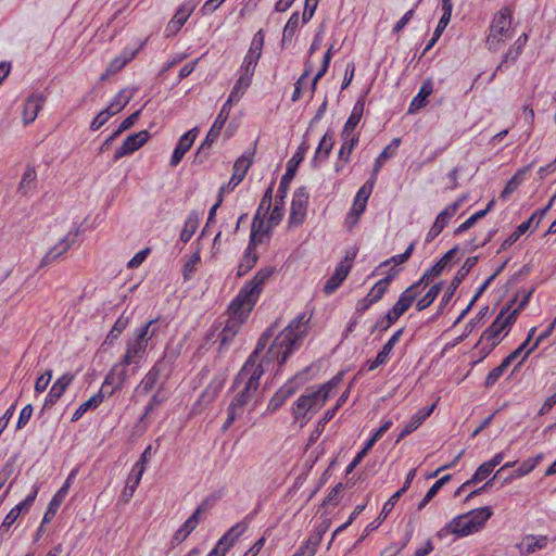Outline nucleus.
<instances>
[{"instance_id": "nucleus-1", "label": "nucleus", "mask_w": 556, "mask_h": 556, "mask_svg": "<svg viewBox=\"0 0 556 556\" xmlns=\"http://www.w3.org/2000/svg\"><path fill=\"white\" fill-rule=\"evenodd\" d=\"M273 274V267L260 269L255 276L241 288L238 295L230 302L228 307V318L226 319L218 336L222 346H227L232 342L242 324L245 321L255 305L263 290V285Z\"/></svg>"}, {"instance_id": "nucleus-2", "label": "nucleus", "mask_w": 556, "mask_h": 556, "mask_svg": "<svg viewBox=\"0 0 556 556\" xmlns=\"http://www.w3.org/2000/svg\"><path fill=\"white\" fill-rule=\"evenodd\" d=\"M274 336L271 329H268L260 338L254 352L250 355L238 376L236 377L235 384L242 386V390L233 397L228 406V416L223 426V430H227L230 425L244 413L248 406L255 396L260 387V379L264 375L263 364H257V354L265 350L268 341Z\"/></svg>"}, {"instance_id": "nucleus-3", "label": "nucleus", "mask_w": 556, "mask_h": 556, "mask_svg": "<svg viewBox=\"0 0 556 556\" xmlns=\"http://www.w3.org/2000/svg\"><path fill=\"white\" fill-rule=\"evenodd\" d=\"M157 320V318L149 320L127 341L126 352L122 361L113 366L104 379V384H112L110 394L123 387L127 376V366L139 364L144 357L149 341L157 332V328L154 326Z\"/></svg>"}, {"instance_id": "nucleus-4", "label": "nucleus", "mask_w": 556, "mask_h": 556, "mask_svg": "<svg viewBox=\"0 0 556 556\" xmlns=\"http://www.w3.org/2000/svg\"><path fill=\"white\" fill-rule=\"evenodd\" d=\"M306 334V321L304 315H299L275 338L263 358L257 354V364H263L264 371L270 365H283L291 353L299 348Z\"/></svg>"}, {"instance_id": "nucleus-5", "label": "nucleus", "mask_w": 556, "mask_h": 556, "mask_svg": "<svg viewBox=\"0 0 556 556\" xmlns=\"http://www.w3.org/2000/svg\"><path fill=\"white\" fill-rule=\"evenodd\" d=\"M337 383L338 380L332 379L331 381L321 384L317 389H306L305 394L301 395L296 401V405L293 410L294 418L299 419L304 417L306 413L311 410L319 409L330 396V392L337 386Z\"/></svg>"}, {"instance_id": "nucleus-6", "label": "nucleus", "mask_w": 556, "mask_h": 556, "mask_svg": "<svg viewBox=\"0 0 556 556\" xmlns=\"http://www.w3.org/2000/svg\"><path fill=\"white\" fill-rule=\"evenodd\" d=\"M510 25L511 13L509 9L504 8L494 15L486 39V45L490 50H498L502 42L509 38Z\"/></svg>"}, {"instance_id": "nucleus-7", "label": "nucleus", "mask_w": 556, "mask_h": 556, "mask_svg": "<svg viewBox=\"0 0 556 556\" xmlns=\"http://www.w3.org/2000/svg\"><path fill=\"white\" fill-rule=\"evenodd\" d=\"M231 109L228 108V105H223L217 117L215 118L212 127L210 128L205 139L201 143V146L198 148L194 162L195 163H202L208 155V150L213 142L218 138L222 128L224 127L226 121L228 119V116L230 114Z\"/></svg>"}, {"instance_id": "nucleus-8", "label": "nucleus", "mask_w": 556, "mask_h": 556, "mask_svg": "<svg viewBox=\"0 0 556 556\" xmlns=\"http://www.w3.org/2000/svg\"><path fill=\"white\" fill-rule=\"evenodd\" d=\"M274 182L266 189L261 203L257 207L256 214L252 222L251 235H250V245L255 244L256 241H262L266 236V232L263 230L264 226V217L268 213L271 207L273 201V192H274Z\"/></svg>"}, {"instance_id": "nucleus-9", "label": "nucleus", "mask_w": 556, "mask_h": 556, "mask_svg": "<svg viewBox=\"0 0 556 556\" xmlns=\"http://www.w3.org/2000/svg\"><path fill=\"white\" fill-rule=\"evenodd\" d=\"M264 45V36L258 30L252 39L251 46L240 67V76L252 80L255 67L261 59Z\"/></svg>"}, {"instance_id": "nucleus-10", "label": "nucleus", "mask_w": 556, "mask_h": 556, "mask_svg": "<svg viewBox=\"0 0 556 556\" xmlns=\"http://www.w3.org/2000/svg\"><path fill=\"white\" fill-rule=\"evenodd\" d=\"M509 312V306L502 308L495 320L484 330L482 339L492 341V345L495 346L500 342V334L510 325L514 324L518 309L511 311L506 317L505 315Z\"/></svg>"}, {"instance_id": "nucleus-11", "label": "nucleus", "mask_w": 556, "mask_h": 556, "mask_svg": "<svg viewBox=\"0 0 556 556\" xmlns=\"http://www.w3.org/2000/svg\"><path fill=\"white\" fill-rule=\"evenodd\" d=\"M78 230L68 231L61 239H59V241L53 247H51L49 251L43 255L38 267L43 268L56 262L76 242Z\"/></svg>"}, {"instance_id": "nucleus-12", "label": "nucleus", "mask_w": 556, "mask_h": 556, "mask_svg": "<svg viewBox=\"0 0 556 556\" xmlns=\"http://www.w3.org/2000/svg\"><path fill=\"white\" fill-rule=\"evenodd\" d=\"M478 256H470L468 257L465 263L462 265V267L457 270L456 275L452 279L446 292L443 294L438 314H442L443 308L445 305L451 301L452 296L454 295L456 289L459 287V285L463 282V280L466 278V276L470 273V270L477 265L478 263Z\"/></svg>"}, {"instance_id": "nucleus-13", "label": "nucleus", "mask_w": 556, "mask_h": 556, "mask_svg": "<svg viewBox=\"0 0 556 556\" xmlns=\"http://www.w3.org/2000/svg\"><path fill=\"white\" fill-rule=\"evenodd\" d=\"M197 4L198 3L194 0H188L177 9L176 13L165 28V34L167 37L176 35L181 29V27L194 11Z\"/></svg>"}, {"instance_id": "nucleus-14", "label": "nucleus", "mask_w": 556, "mask_h": 556, "mask_svg": "<svg viewBox=\"0 0 556 556\" xmlns=\"http://www.w3.org/2000/svg\"><path fill=\"white\" fill-rule=\"evenodd\" d=\"M475 532H478L477 527L472 521H470L469 517L464 514L453 518L441 531L438 532V535L442 536L444 533H452L457 536H467Z\"/></svg>"}, {"instance_id": "nucleus-15", "label": "nucleus", "mask_w": 556, "mask_h": 556, "mask_svg": "<svg viewBox=\"0 0 556 556\" xmlns=\"http://www.w3.org/2000/svg\"><path fill=\"white\" fill-rule=\"evenodd\" d=\"M251 165L252 159L245 154L237 159L233 164L232 176L227 185L220 187L219 193L224 194L226 191H232L243 180Z\"/></svg>"}, {"instance_id": "nucleus-16", "label": "nucleus", "mask_w": 556, "mask_h": 556, "mask_svg": "<svg viewBox=\"0 0 556 556\" xmlns=\"http://www.w3.org/2000/svg\"><path fill=\"white\" fill-rule=\"evenodd\" d=\"M308 203V192L305 187H300L294 191L292 202H291V212H290V223L292 224H301L306 214V207Z\"/></svg>"}, {"instance_id": "nucleus-17", "label": "nucleus", "mask_w": 556, "mask_h": 556, "mask_svg": "<svg viewBox=\"0 0 556 556\" xmlns=\"http://www.w3.org/2000/svg\"><path fill=\"white\" fill-rule=\"evenodd\" d=\"M462 201H456L445 207L435 218L433 225L429 229L426 241L431 242L439 233L444 229L447 225L448 220L455 215L457 210L459 208Z\"/></svg>"}, {"instance_id": "nucleus-18", "label": "nucleus", "mask_w": 556, "mask_h": 556, "mask_svg": "<svg viewBox=\"0 0 556 556\" xmlns=\"http://www.w3.org/2000/svg\"><path fill=\"white\" fill-rule=\"evenodd\" d=\"M149 139V132L141 130L139 132L127 136L122 146L115 151L114 161L130 154L141 148Z\"/></svg>"}, {"instance_id": "nucleus-19", "label": "nucleus", "mask_w": 556, "mask_h": 556, "mask_svg": "<svg viewBox=\"0 0 556 556\" xmlns=\"http://www.w3.org/2000/svg\"><path fill=\"white\" fill-rule=\"evenodd\" d=\"M374 182L366 184L357 191L351 212L348 215V223L354 226L366 208L367 200L371 193Z\"/></svg>"}, {"instance_id": "nucleus-20", "label": "nucleus", "mask_w": 556, "mask_h": 556, "mask_svg": "<svg viewBox=\"0 0 556 556\" xmlns=\"http://www.w3.org/2000/svg\"><path fill=\"white\" fill-rule=\"evenodd\" d=\"M45 101L46 98L41 93H34L27 98L23 110V122L25 125H28L36 119L39 111L42 109Z\"/></svg>"}, {"instance_id": "nucleus-21", "label": "nucleus", "mask_w": 556, "mask_h": 556, "mask_svg": "<svg viewBox=\"0 0 556 556\" xmlns=\"http://www.w3.org/2000/svg\"><path fill=\"white\" fill-rule=\"evenodd\" d=\"M76 470H73L70 476L67 477L64 484L60 488V490L55 493L53 498L51 500L47 511L45 513L42 522H49L51 521L52 517L56 513V509L60 507L61 503L63 502L64 497L66 496L68 489L71 486V481L75 477Z\"/></svg>"}, {"instance_id": "nucleus-22", "label": "nucleus", "mask_w": 556, "mask_h": 556, "mask_svg": "<svg viewBox=\"0 0 556 556\" xmlns=\"http://www.w3.org/2000/svg\"><path fill=\"white\" fill-rule=\"evenodd\" d=\"M109 387H112V384H102L100 391L92 395L89 400H87L86 402L81 403L78 408L75 410V413L73 414L72 416V421H77L78 419H80L85 413H87L89 409H93V408H97L102 402H103V399H104V394L108 393L109 395L110 394V391H106V389Z\"/></svg>"}, {"instance_id": "nucleus-23", "label": "nucleus", "mask_w": 556, "mask_h": 556, "mask_svg": "<svg viewBox=\"0 0 556 556\" xmlns=\"http://www.w3.org/2000/svg\"><path fill=\"white\" fill-rule=\"evenodd\" d=\"M415 300L416 299L415 294H413V289H406L400 295L393 307L387 313L389 320L396 321L410 307Z\"/></svg>"}, {"instance_id": "nucleus-24", "label": "nucleus", "mask_w": 556, "mask_h": 556, "mask_svg": "<svg viewBox=\"0 0 556 556\" xmlns=\"http://www.w3.org/2000/svg\"><path fill=\"white\" fill-rule=\"evenodd\" d=\"M303 157H304L303 151H301V150L296 151L290 161V162H294V165L292 166L291 164H289L285 175L282 176V178L280 180L277 197L280 198L281 202L287 197L289 184L295 175V167L303 160Z\"/></svg>"}, {"instance_id": "nucleus-25", "label": "nucleus", "mask_w": 556, "mask_h": 556, "mask_svg": "<svg viewBox=\"0 0 556 556\" xmlns=\"http://www.w3.org/2000/svg\"><path fill=\"white\" fill-rule=\"evenodd\" d=\"M350 269H351V265L345 261V262H341L333 275L327 279L325 286H324V291L326 294H331L333 293L340 286L341 283L345 280V278L348 277L349 273H350Z\"/></svg>"}, {"instance_id": "nucleus-26", "label": "nucleus", "mask_w": 556, "mask_h": 556, "mask_svg": "<svg viewBox=\"0 0 556 556\" xmlns=\"http://www.w3.org/2000/svg\"><path fill=\"white\" fill-rule=\"evenodd\" d=\"M548 542L549 539L546 535L529 534L522 539L518 547L521 554L530 555L536 551L545 548Z\"/></svg>"}, {"instance_id": "nucleus-27", "label": "nucleus", "mask_w": 556, "mask_h": 556, "mask_svg": "<svg viewBox=\"0 0 556 556\" xmlns=\"http://www.w3.org/2000/svg\"><path fill=\"white\" fill-rule=\"evenodd\" d=\"M342 144L338 153L339 161H342L343 164L339 163L336 165V170L340 172L344 164H346L350 160V155L359 140V135H342Z\"/></svg>"}, {"instance_id": "nucleus-28", "label": "nucleus", "mask_w": 556, "mask_h": 556, "mask_svg": "<svg viewBox=\"0 0 556 556\" xmlns=\"http://www.w3.org/2000/svg\"><path fill=\"white\" fill-rule=\"evenodd\" d=\"M434 405L429 408H422L418 413H416L410 420L404 426L401 433L399 434L396 442H400L406 435L414 432L433 412Z\"/></svg>"}, {"instance_id": "nucleus-29", "label": "nucleus", "mask_w": 556, "mask_h": 556, "mask_svg": "<svg viewBox=\"0 0 556 556\" xmlns=\"http://www.w3.org/2000/svg\"><path fill=\"white\" fill-rule=\"evenodd\" d=\"M365 108V101L364 99H358L353 109L352 112L348 118V121L344 124V127L342 129V135H355L354 129L358 125Z\"/></svg>"}, {"instance_id": "nucleus-30", "label": "nucleus", "mask_w": 556, "mask_h": 556, "mask_svg": "<svg viewBox=\"0 0 556 556\" xmlns=\"http://www.w3.org/2000/svg\"><path fill=\"white\" fill-rule=\"evenodd\" d=\"M432 91H433L432 80L426 79L422 83V86H421L419 92L417 93V96L412 100L409 108H408V113L414 114L419 109L425 106L427 103V98L432 93Z\"/></svg>"}, {"instance_id": "nucleus-31", "label": "nucleus", "mask_w": 556, "mask_h": 556, "mask_svg": "<svg viewBox=\"0 0 556 556\" xmlns=\"http://www.w3.org/2000/svg\"><path fill=\"white\" fill-rule=\"evenodd\" d=\"M533 163H530L519 168L515 175L507 181L505 188L501 192V199H507L513 192L517 190L523 180L525 175L532 168Z\"/></svg>"}, {"instance_id": "nucleus-32", "label": "nucleus", "mask_w": 556, "mask_h": 556, "mask_svg": "<svg viewBox=\"0 0 556 556\" xmlns=\"http://www.w3.org/2000/svg\"><path fill=\"white\" fill-rule=\"evenodd\" d=\"M164 364L162 362H157L154 366L147 372L144 378L140 383V390L144 394H148L155 387L159 381L160 375L163 370Z\"/></svg>"}, {"instance_id": "nucleus-33", "label": "nucleus", "mask_w": 556, "mask_h": 556, "mask_svg": "<svg viewBox=\"0 0 556 556\" xmlns=\"http://www.w3.org/2000/svg\"><path fill=\"white\" fill-rule=\"evenodd\" d=\"M251 81L252 80L248 78L239 76L224 105H228V108L231 109L235 103L239 102L245 90L251 85Z\"/></svg>"}, {"instance_id": "nucleus-34", "label": "nucleus", "mask_w": 556, "mask_h": 556, "mask_svg": "<svg viewBox=\"0 0 556 556\" xmlns=\"http://www.w3.org/2000/svg\"><path fill=\"white\" fill-rule=\"evenodd\" d=\"M37 173L34 166L28 165L22 176V179L18 184L17 191L26 195L28 194L36 186Z\"/></svg>"}, {"instance_id": "nucleus-35", "label": "nucleus", "mask_w": 556, "mask_h": 556, "mask_svg": "<svg viewBox=\"0 0 556 556\" xmlns=\"http://www.w3.org/2000/svg\"><path fill=\"white\" fill-rule=\"evenodd\" d=\"M73 379H74V375L64 374L53 383V386L51 387L49 394H48L51 402H53L62 396V394L65 392L66 388L73 381Z\"/></svg>"}, {"instance_id": "nucleus-36", "label": "nucleus", "mask_w": 556, "mask_h": 556, "mask_svg": "<svg viewBox=\"0 0 556 556\" xmlns=\"http://www.w3.org/2000/svg\"><path fill=\"white\" fill-rule=\"evenodd\" d=\"M401 144L400 138H394L389 146H387L383 151L378 155L375 162L374 166V175L378 173L380 167L390 159L393 156L394 152Z\"/></svg>"}, {"instance_id": "nucleus-37", "label": "nucleus", "mask_w": 556, "mask_h": 556, "mask_svg": "<svg viewBox=\"0 0 556 556\" xmlns=\"http://www.w3.org/2000/svg\"><path fill=\"white\" fill-rule=\"evenodd\" d=\"M138 50H124L123 53L116 56L108 65L109 74H115L119 72L130 60L135 58Z\"/></svg>"}, {"instance_id": "nucleus-38", "label": "nucleus", "mask_w": 556, "mask_h": 556, "mask_svg": "<svg viewBox=\"0 0 556 556\" xmlns=\"http://www.w3.org/2000/svg\"><path fill=\"white\" fill-rule=\"evenodd\" d=\"M208 508H210L208 501L207 500L203 501L198 506V508L193 511V514L184 522V525L180 528L190 534L200 522L199 516L201 514H203L204 511H206Z\"/></svg>"}, {"instance_id": "nucleus-39", "label": "nucleus", "mask_w": 556, "mask_h": 556, "mask_svg": "<svg viewBox=\"0 0 556 556\" xmlns=\"http://www.w3.org/2000/svg\"><path fill=\"white\" fill-rule=\"evenodd\" d=\"M492 509L489 506H484L481 508L472 509L466 515L469 517L470 521L475 523L477 530L479 531L485 521L492 516Z\"/></svg>"}, {"instance_id": "nucleus-40", "label": "nucleus", "mask_w": 556, "mask_h": 556, "mask_svg": "<svg viewBox=\"0 0 556 556\" xmlns=\"http://www.w3.org/2000/svg\"><path fill=\"white\" fill-rule=\"evenodd\" d=\"M243 528L240 525L233 526L218 542V549L223 548L222 556L225 555L226 551L233 544L237 538L241 535Z\"/></svg>"}, {"instance_id": "nucleus-41", "label": "nucleus", "mask_w": 556, "mask_h": 556, "mask_svg": "<svg viewBox=\"0 0 556 556\" xmlns=\"http://www.w3.org/2000/svg\"><path fill=\"white\" fill-rule=\"evenodd\" d=\"M142 475L143 473H140V471L131 470V472L128 476L126 485L122 492V498L124 500V502H128L131 498L137 486L141 481Z\"/></svg>"}, {"instance_id": "nucleus-42", "label": "nucleus", "mask_w": 556, "mask_h": 556, "mask_svg": "<svg viewBox=\"0 0 556 556\" xmlns=\"http://www.w3.org/2000/svg\"><path fill=\"white\" fill-rule=\"evenodd\" d=\"M393 279V275H390L386 278L380 279L375 283V286L370 289L367 294V298L375 304L379 300L382 299L383 294L388 290V286L390 281Z\"/></svg>"}, {"instance_id": "nucleus-43", "label": "nucleus", "mask_w": 556, "mask_h": 556, "mask_svg": "<svg viewBox=\"0 0 556 556\" xmlns=\"http://www.w3.org/2000/svg\"><path fill=\"white\" fill-rule=\"evenodd\" d=\"M531 226V219H528L523 223H521L515 231L509 235L501 244V248L498 249L497 253L508 249L510 245H513L523 233H526Z\"/></svg>"}, {"instance_id": "nucleus-44", "label": "nucleus", "mask_w": 556, "mask_h": 556, "mask_svg": "<svg viewBox=\"0 0 556 556\" xmlns=\"http://www.w3.org/2000/svg\"><path fill=\"white\" fill-rule=\"evenodd\" d=\"M400 498L397 497V495L393 494L383 505L381 511H380V515L378 517L377 520L372 521L371 523H369L367 527H366V530L367 531H372L375 529H377L380 523L388 517V515L391 513V510L393 509L394 505L396 504V502L399 501Z\"/></svg>"}, {"instance_id": "nucleus-45", "label": "nucleus", "mask_w": 556, "mask_h": 556, "mask_svg": "<svg viewBox=\"0 0 556 556\" xmlns=\"http://www.w3.org/2000/svg\"><path fill=\"white\" fill-rule=\"evenodd\" d=\"M199 225V216L197 213H191L185 222V226L180 233V240L182 242H188L193 233L195 232Z\"/></svg>"}, {"instance_id": "nucleus-46", "label": "nucleus", "mask_w": 556, "mask_h": 556, "mask_svg": "<svg viewBox=\"0 0 556 556\" xmlns=\"http://www.w3.org/2000/svg\"><path fill=\"white\" fill-rule=\"evenodd\" d=\"M441 289H442V282L433 285L428 290V292L417 302V304H416L417 311L420 312V311H424L425 308H427L428 306H430L433 303V301L437 299L439 293L441 292Z\"/></svg>"}, {"instance_id": "nucleus-47", "label": "nucleus", "mask_w": 556, "mask_h": 556, "mask_svg": "<svg viewBox=\"0 0 556 556\" xmlns=\"http://www.w3.org/2000/svg\"><path fill=\"white\" fill-rule=\"evenodd\" d=\"M451 479V475H445L437 480L432 486L428 490L424 498L418 504V509H422L435 496L439 490Z\"/></svg>"}, {"instance_id": "nucleus-48", "label": "nucleus", "mask_w": 556, "mask_h": 556, "mask_svg": "<svg viewBox=\"0 0 556 556\" xmlns=\"http://www.w3.org/2000/svg\"><path fill=\"white\" fill-rule=\"evenodd\" d=\"M262 241H256L255 244H252V245H248V249H247V252H245V256H244V260L243 262L239 265L238 267V275L239 276H243L245 275L256 263L257 261V255L255 253L252 252V249L257 244V243H261Z\"/></svg>"}, {"instance_id": "nucleus-49", "label": "nucleus", "mask_w": 556, "mask_h": 556, "mask_svg": "<svg viewBox=\"0 0 556 556\" xmlns=\"http://www.w3.org/2000/svg\"><path fill=\"white\" fill-rule=\"evenodd\" d=\"M134 92L122 89L110 102L112 112H121L132 98Z\"/></svg>"}, {"instance_id": "nucleus-50", "label": "nucleus", "mask_w": 556, "mask_h": 556, "mask_svg": "<svg viewBox=\"0 0 556 556\" xmlns=\"http://www.w3.org/2000/svg\"><path fill=\"white\" fill-rule=\"evenodd\" d=\"M333 137L332 135L325 134L318 144V148L315 153V159L320 157L325 160L329 156L331 149L333 147Z\"/></svg>"}, {"instance_id": "nucleus-51", "label": "nucleus", "mask_w": 556, "mask_h": 556, "mask_svg": "<svg viewBox=\"0 0 556 556\" xmlns=\"http://www.w3.org/2000/svg\"><path fill=\"white\" fill-rule=\"evenodd\" d=\"M130 317L126 316L125 314H122L119 318L115 321L112 329L110 330L106 339L110 341L116 340L121 333L127 328L129 325Z\"/></svg>"}, {"instance_id": "nucleus-52", "label": "nucleus", "mask_w": 556, "mask_h": 556, "mask_svg": "<svg viewBox=\"0 0 556 556\" xmlns=\"http://www.w3.org/2000/svg\"><path fill=\"white\" fill-rule=\"evenodd\" d=\"M198 131H199L198 128L194 127V128L188 130L187 132H185L179 138L176 148L179 149L180 151L187 153L190 150V148L192 147V144L197 138Z\"/></svg>"}, {"instance_id": "nucleus-53", "label": "nucleus", "mask_w": 556, "mask_h": 556, "mask_svg": "<svg viewBox=\"0 0 556 556\" xmlns=\"http://www.w3.org/2000/svg\"><path fill=\"white\" fill-rule=\"evenodd\" d=\"M493 471V469L490 467V464H488L486 462L481 464L476 472L473 473L472 478L468 481H466L462 486L460 489L457 491V493L464 489L465 486L469 485V484H472V483H477L479 481H482L484 480L491 472Z\"/></svg>"}, {"instance_id": "nucleus-54", "label": "nucleus", "mask_w": 556, "mask_h": 556, "mask_svg": "<svg viewBox=\"0 0 556 556\" xmlns=\"http://www.w3.org/2000/svg\"><path fill=\"white\" fill-rule=\"evenodd\" d=\"M299 21H300L299 13L298 12L292 13V15L288 20V22L283 28L282 41L292 39V37L294 36V34L299 27Z\"/></svg>"}, {"instance_id": "nucleus-55", "label": "nucleus", "mask_w": 556, "mask_h": 556, "mask_svg": "<svg viewBox=\"0 0 556 556\" xmlns=\"http://www.w3.org/2000/svg\"><path fill=\"white\" fill-rule=\"evenodd\" d=\"M452 9L453 5L442 4L443 14L437 25V28L434 29L435 37H440L445 29V27L448 25L452 16Z\"/></svg>"}, {"instance_id": "nucleus-56", "label": "nucleus", "mask_w": 556, "mask_h": 556, "mask_svg": "<svg viewBox=\"0 0 556 556\" xmlns=\"http://www.w3.org/2000/svg\"><path fill=\"white\" fill-rule=\"evenodd\" d=\"M508 368V365L502 361V363L493 368L486 376L485 378V381H484V386L486 388L489 387H492L493 384H495V382L502 377V375L504 374V371Z\"/></svg>"}, {"instance_id": "nucleus-57", "label": "nucleus", "mask_w": 556, "mask_h": 556, "mask_svg": "<svg viewBox=\"0 0 556 556\" xmlns=\"http://www.w3.org/2000/svg\"><path fill=\"white\" fill-rule=\"evenodd\" d=\"M318 539H307L293 556H315Z\"/></svg>"}, {"instance_id": "nucleus-58", "label": "nucleus", "mask_w": 556, "mask_h": 556, "mask_svg": "<svg viewBox=\"0 0 556 556\" xmlns=\"http://www.w3.org/2000/svg\"><path fill=\"white\" fill-rule=\"evenodd\" d=\"M23 510V505H16L14 506L10 511L9 514L5 516L1 527H0V530L1 531H4V530H9V528L17 520V518L20 517L21 513Z\"/></svg>"}, {"instance_id": "nucleus-59", "label": "nucleus", "mask_w": 556, "mask_h": 556, "mask_svg": "<svg viewBox=\"0 0 556 556\" xmlns=\"http://www.w3.org/2000/svg\"><path fill=\"white\" fill-rule=\"evenodd\" d=\"M282 203H283V201L281 202L280 198L277 197L276 204L273 207L270 215H269V223L271 225H278L281 222V219L283 217Z\"/></svg>"}, {"instance_id": "nucleus-60", "label": "nucleus", "mask_w": 556, "mask_h": 556, "mask_svg": "<svg viewBox=\"0 0 556 556\" xmlns=\"http://www.w3.org/2000/svg\"><path fill=\"white\" fill-rule=\"evenodd\" d=\"M343 489L342 483H338L334 485V488L330 491V493L327 495V497L324 500V505H338L340 503V492Z\"/></svg>"}, {"instance_id": "nucleus-61", "label": "nucleus", "mask_w": 556, "mask_h": 556, "mask_svg": "<svg viewBox=\"0 0 556 556\" xmlns=\"http://www.w3.org/2000/svg\"><path fill=\"white\" fill-rule=\"evenodd\" d=\"M33 414V406L30 404H27L24 406L20 413L18 420H17V429H22L30 419Z\"/></svg>"}, {"instance_id": "nucleus-62", "label": "nucleus", "mask_w": 556, "mask_h": 556, "mask_svg": "<svg viewBox=\"0 0 556 556\" xmlns=\"http://www.w3.org/2000/svg\"><path fill=\"white\" fill-rule=\"evenodd\" d=\"M51 377H52L51 370H47L43 375H41L35 383L36 392H38V393L43 392L47 389V387L51 380Z\"/></svg>"}, {"instance_id": "nucleus-63", "label": "nucleus", "mask_w": 556, "mask_h": 556, "mask_svg": "<svg viewBox=\"0 0 556 556\" xmlns=\"http://www.w3.org/2000/svg\"><path fill=\"white\" fill-rule=\"evenodd\" d=\"M317 5H318L317 1L305 0V7H304L303 14H302L303 23H307L313 17Z\"/></svg>"}, {"instance_id": "nucleus-64", "label": "nucleus", "mask_w": 556, "mask_h": 556, "mask_svg": "<svg viewBox=\"0 0 556 556\" xmlns=\"http://www.w3.org/2000/svg\"><path fill=\"white\" fill-rule=\"evenodd\" d=\"M200 253L199 251L194 252L190 260L184 266V276L188 278L190 274L194 270L195 266L200 263Z\"/></svg>"}]
</instances>
